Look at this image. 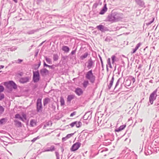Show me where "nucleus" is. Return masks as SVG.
I'll use <instances>...</instances> for the list:
<instances>
[{
  "instance_id": "f257e3e1",
  "label": "nucleus",
  "mask_w": 159,
  "mask_h": 159,
  "mask_svg": "<svg viewBox=\"0 0 159 159\" xmlns=\"http://www.w3.org/2000/svg\"><path fill=\"white\" fill-rule=\"evenodd\" d=\"M85 78L89 81L90 83L92 84L95 82L96 80V77L93 73L92 70L87 72L85 75Z\"/></svg>"
},
{
  "instance_id": "f03ea898",
  "label": "nucleus",
  "mask_w": 159,
  "mask_h": 159,
  "mask_svg": "<svg viewBox=\"0 0 159 159\" xmlns=\"http://www.w3.org/2000/svg\"><path fill=\"white\" fill-rule=\"evenodd\" d=\"M157 89L155 90L153 92H152L150 95L149 97V102L151 104H152L154 101L156 100L157 96Z\"/></svg>"
},
{
  "instance_id": "7ed1b4c3",
  "label": "nucleus",
  "mask_w": 159,
  "mask_h": 159,
  "mask_svg": "<svg viewBox=\"0 0 159 159\" xmlns=\"http://www.w3.org/2000/svg\"><path fill=\"white\" fill-rule=\"evenodd\" d=\"M36 106L37 111L38 112H42V111L43 107L41 98H38L37 100Z\"/></svg>"
},
{
  "instance_id": "20e7f679",
  "label": "nucleus",
  "mask_w": 159,
  "mask_h": 159,
  "mask_svg": "<svg viewBox=\"0 0 159 159\" xmlns=\"http://www.w3.org/2000/svg\"><path fill=\"white\" fill-rule=\"evenodd\" d=\"M40 79L39 70L33 72V80L34 83L38 82Z\"/></svg>"
},
{
  "instance_id": "39448f33",
  "label": "nucleus",
  "mask_w": 159,
  "mask_h": 159,
  "mask_svg": "<svg viewBox=\"0 0 159 159\" xmlns=\"http://www.w3.org/2000/svg\"><path fill=\"white\" fill-rule=\"evenodd\" d=\"M113 45L115 47L119 46L121 47L122 46H124L125 44V41L124 40H119L120 42H118L117 40H114Z\"/></svg>"
},
{
  "instance_id": "423d86ee",
  "label": "nucleus",
  "mask_w": 159,
  "mask_h": 159,
  "mask_svg": "<svg viewBox=\"0 0 159 159\" xmlns=\"http://www.w3.org/2000/svg\"><path fill=\"white\" fill-rule=\"evenodd\" d=\"M92 111H88L85 113L83 117L84 120H90L92 118Z\"/></svg>"
},
{
  "instance_id": "0eeeda50",
  "label": "nucleus",
  "mask_w": 159,
  "mask_h": 159,
  "mask_svg": "<svg viewBox=\"0 0 159 159\" xmlns=\"http://www.w3.org/2000/svg\"><path fill=\"white\" fill-rule=\"evenodd\" d=\"M30 77L29 76L20 78L19 80V82L21 84H24L29 81Z\"/></svg>"
},
{
  "instance_id": "6e6552de",
  "label": "nucleus",
  "mask_w": 159,
  "mask_h": 159,
  "mask_svg": "<svg viewBox=\"0 0 159 159\" xmlns=\"http://www.w3.org/2000/svg\"><path fill=\"white\" fill-rule=\"evenodd\" d=\"M115 22L121 20L122 19V15L120 13L114 12Z\"/></svg>"
},
{
  "instance_id": "1a4fd4ad",
  "label": "nucleus",
  "mask_w": 159,
  "mask_h": 159,
  "mask_svg": "<svg viewBox=\"0 0 159 159\" xmlns=\"http://www.w3.org/2000/svg\"><path fill=\"white\" fill-rule=\"evenodd\" d=\"M81 143L76 142L73 144L71 147L70 150L72 151H74L78 150L81 146Z\"/></svg>"
},
{
  "instance_id": "9d476101",
  "label": "nucleus",
  "mask_w": 159,
  "mask_h": 159,
  "mask_svg": "<svg viewBox=\"0 0 159 159\" xmlns=\"http://www.w3.org/2000/svg\"><path fill=\"white\" fill-rule=\"evenodd\" d=\"M137 4L141 8H145V5L144 2L143 0H135Z\"/></svg>"
},
{
  "instance_id": "9b49d317",
  "label": "nucleus",
  "mask_w": 159,
  "mask_h": 159,
  "mask_svg": "<svg viewBox=\"0 0 159 159\" xmlns=\"http://www.w3.org/2000/svg\"><path fill=\"white\" fill-rule=\"evenodd\" d=\"M107 20L112 23L115 22L114 12H112L108 15L107 17Z\"/></svg>"
},
{
  "instance_id": "f8f14e48",
  "label": "nucleus",
  "mask_w": 159,
  "mask_h": 159,
  "mask_svg": "<svg viewBox=\"0 0 159 159\" xmlns=\"http://www.w3.org/2000/svg\"><path fill=\"white\" fill-rule=\"evenodd\" d=\"M40 71L41 75L43 77L46 76L49 73V71L45 68L42 69Z\"/></svg>"
},
{
  "instance_id": "ddd939ff",
  "label": "nucleus",
  "mask_w": 159,
  "mask_h": 159,
  "mask_svg": "<svg viewBox=\"0 0 159 159\" xmlns=\"http://www.w3.org/2000/svg\"><path fill=\"white\" fill-rule=\"evenodd\" d=\"M10 86H11L14 89H16L17 88V85L13 81H10L7 85V87L9 88Z\"/></svg>"
},
{
  "instance_id": "4468645a",
  "label": "nucleus",
  "mask_w": 159,
  "mask_h": 159,
  "mask_svg": "<svg viewBox=\"0 0 159 159\" xmlns=\"http://www.w3.org/2000/svg\"><path fill=\"white\" fill-rule=\"evenodd\" d=\"M8 24V20L6 19H3L2 22L0 21V29L6 27Z\"/></svg>"
},
{
  "instance_id": "2eb2a0df",
  "label": "nucleus",
  "mask_w": 159,
  "mask_h": 159,
  "mask_svg": "<svg viewBox=\"0 0 159 159\" xmlns=\"http://www.w3.org/2000/svg\"><path fill=\"white\" fill-rule=\"evenodd\" d=\"M94 63V61L92 60V58H90L88 61V64L87 67L89 69L91 68L93 65Z\"/></svg>"
},
{
  "instance_id": "dca6fc26",
  "label": "nucleus",
  "mask_w": 159,
  "mask_h": 159,
  "mask_svg": "<svg viewBox=\"0 0 159 159\" xmlns=\"http://www.w3.org/2000/svg\"><path fill=\"white\" fill-rule=\"evenodd\" d=\"M97 27L98 30L102 32H104L108 30V29L106 27L101 25L97 26Z\"/></svg>"
},
{
  "instance_id": "f3484780",
  "label": "nucleus",
  "mask_w": 159,
  "mask_h": 159,
  "mask_svg": "<svg viewBox=\"0 0 159 159\" xmlns=\"http://www.w3.org/2000/svg\"><path fill=\"white\" fill-rule=\"evenodd\" d=\"M107 4L105 3L102 9L100 11L99 14L103 15L107 11Z\"/></svg>"
},
{
  "instance_id": "a211bd4d",
  "label": "nucleus",
  "mask_w": 159,
  "mask_h": 159,
  "mask_svg": "<svg viewBox=\"0 0 159 159\" xmlns=\"http://www.w3.org/2000/svg\"><path fill=\"white\" fill-rule=\"evenodd\" d=\"M75 92L79 96H80L83 93V91L82 89L79 87L75 89Z\"/></svg>"
},
{
  "instance_id": "6ab92c4d",
  "label": "nucleus",
  "mask_w": 159,
  "mask_h": 159,
  "mask_svg": "<svg viewBox=\"0 0 159 159\" xmlns=\"http://www.w3.org/2000/svg\"><path fill=\"white\" fill-rule=\"evenodd\" d=\"M114 75H113L109 83L107 85L108 89L109 90H110L113 85V84L114 81Z\"/></svg>"
},
{
  "instance_id": "aec40b11",
  "label": "nucleus",
  "mask_w": 159,
  "mask_h": 159,
  "mask_svg": "<svg viewBox=\"0 0 159 159\" xmlns=\"http://www.w3.org/2000/svg\"><path fill=\"white\" fill-rule=\"evenodd\" d=\"M50 100L48 98H46L43 100V105L45 107L48 103L50 102Z\"/></svg>"
},
{
  "instance_id": "412c9836",
  "label": "nucleus",
  "mask_w": 159,
  "mask_h": 159,
  "mask_svg": "<svg viewBox=\"0 0 159 159\" xmlns=\"http://www.w3.org/2000/svg\"><path fill=\"white\" fill-rule=\"evenodd\" d=\"M55 147L53 145H52L49 148H48L46 149H44L43 151V152L53 151L55 150Z\"/></svg>"
},
{
  "instance_id": "4be33fe9",
  "label": "nucleus",
  "mask_w": 159,
  "mask_h": 159,
  "mask_svg": "<svg viewBox=\"0 0 159 159\" xmlns=\"http://www.w3.org/2000/svg\"><path fill=\"white\" fill-rule=\"evenodd\" d=\"M14 121L15 123V125L16 126L18 127H22V123L16 120H14Z\"/></svg>"
},
{
  "instance_id": "5701e85b",
  "label": "nucleus",
  "mask_w": 159,
  "mask_h": 159,
  "mask_svg": "<svg viewBox=\"0 0 159 159\" xmlns=\"http://www.w3.org/2000/svg\"><path fill=\"white\" fill-rule=\"evenodd\" d=\"M126 126V125L125 124L121 125L119 128L115 129V131L116 132H119L124 129Z\"/></svg>"
},
{
  "instance_id": "b1692460",
  "label": "nucleus",
  "mask_w": 159,
  "mask_h": 159,
  "mask_svg": "<svg viewBox=\"0 0 159 159\" xmlns=\"http://www.w3.org/2000/svg\"><path fill=\"white\" fill-rule=\"evenodd\" d=\"M75 95H68L67 98V101L70 102L74 98Z\"/></svg>"
},
{
  "instance_id": "393cba45",
  "label": "nucleus",
  "mask_w": 159,
  "mask_h": 159,
  "mask_svg": "<svg viewBox=\"0 0 159 159\" xmlns=\"http://www.w3.org/2000/svg\"><path fill=\"white\" fill-rule=\"evenodd\" d=\"M131 83V80H130V79H128L126 80L125 82V86H129L130 85Z\"/></svg>"
},
{
  "instance_id": "a878e982",
  "label": "nucleus",
  "mask_w": 159,
  "mask_h": 159,
  "mask_svg": "<svg viewBox=\"0 0 159 159\" xmlns=\"http://www.w3.org/2000/svg\"><path fill=\"white\" fill-rule=\"evenodd\" d=\"M111 59L112 60V63L113 65H114L115 64V61H117V58L115 55H113L111 56Z\"/></svg>"
},
{
  "instance_id": "bb28decb",
  "label": "nucleus",
  "mask_w": 159,
  "mask_h": 159,
  "mask_svg": "<svg viewBox=\"0 0 159 159\" xmlns=\"http://www.w3.org/2000/svg\"><path fill=\"white\" fill-rule=\"evenodd\" d=\"M36 125V123L34 120L32 119L30 121V125L31 127H33Z\"/></svg>"
},
{
  "instance_id": "cd10ccee",
  "label": "nucleus",
  "mask_w": 159,
  "mask_h": 159,
  "mask_svg": "<svg viewBox=\"0 0 159 159\" xmlns=\"http://www.w3.org/2000/svg\"><path fill=\"white\" fill-rule=\"evenodd\" d=\"M7 118H2L0 120V125L5 124L7 121Z\"/></svg>"
},
{
  "instance_id": "c85d7f7f",
  "label": "nucleus",
  "mask_w": 159,
  "mask_h": 159,
  "mask_svg": "<svg viewBox=\"0 0 159 159\" xmlns=\"http://www.w3.org/2000/svg\"><path fill=\"white\" fill-rule=\"evenodd\" d=\"M89 54L88 52H86L84 54L82 55L80 57V58L82 60H83L85 58H86L88 56V55Z\"/></svg>"
},
{
  "instance_id": "c756f323",
  "label": "nucleus",
  "mask_w": 159,
  "mask_h": 159,
  "mask_svg": "<svg viewBox=\"0 0 159 159\" xmlns=\"http://www.w3.org/2000/svg\"><path fill=\"white\" fill-rule=\"evenodd\" d=\"M38 31V29H36L35 30H33L27 32L26 33L28 34H34V33L37 32Z\"/></svg>"
},
{
  "instance_id": "7c9ffc66",
  "label": "nucleus",
  "mask_w": 159,
  "mask_h": 159,
  "mask_svg": "<svg viewBox=\"0 0 159 159\" xmlns=\"http://www.w3.org/2000/svg\"><path fill=\"white\" fill-rule=\"evenodd\" d=\"M61 39H67V40H69V39L72 40V39L71 38L70 36L67 35H63L61 36Z\"/></svg>"
},
{
  "instance_id": "2f4dec72",
  "label": "nucleus",
  "mask_w": 159,
  "mask_h": 159,
  "mask_svg": "<svg viewBox=\"0 0 159 159\" xmlns=\"http://www.w3.org/2000/svg\"><path fill=\"white\" fill-rule=\"evenodd\" d=\"M62 50L66 52H68L69 50V48L66 46H63L62 48Z\"/></svg>"
},
{
  "instance_id": "473e14b6",
  "label": "nucleus",
  "mask_w": 159,
  "mask_h": 159,
  "mask_svg": "<svg viewBox=\"0 0 159 159\" xmlns=\"http://www.w3.org/2000/svg\"><path fill=\"white\" fill-rule=\"evenodd\" d=\"M89 84V82L88 80H84L83 83V87L84 88H86Z\"/></svg>"
},
{
  "instance_id": "72a5a7b5",
  "label": "nucleus",
  "mask_w": 159,
  "mask_h": 159,
  "mask_svg": "<svg viewBox=\"0 0 159 159\" xmlns=\"http://www.w3.org/2000/svg\"><path fill=\"white\" fill-rule=\"evenodd\" d=\"M121 80H122V77H120V78H119L118 80H117V81L116 84H115V87H114V90L116 89V87H117V86L119 85V83Z\"/></svg>"
},
{
  "instance_id": "f704fd0d",
  "label": "nucleus",
  "mask_w": 159,
  "mask_h": 159,
  "mask_svg": "<svg viewBox=\"0 0 159 159\" xmlns=\"http://www.w3.org/2000/svg\"><path fill=\"white\" fill-rule=\"evenodd\" d=\"M60 102L61 106H62L65 105V101L64 99L62 97L60 98Z\"/></svg>"
},
{
  "instance_id": "c9c22d12",
  "label": "nucleus",
  "mask_w": 159,
  "mask_h": 159,
  "mask_svg": "<svg viewBox=\"0 0 159 159\" xmlns=\"http://www.w3.org/2000/svg\"><path fill=\"white\" fill-rule=\"evenodd\" d=\"M45 59L47 61V62L49 64H52V61L51 59L49 58H48L47 57H45Z\"/></svg>"
},
{
  "instance_id": "e433bc0d",
  "label": "nucleus",
  "mask_w": 159,
  "mask_h": 159,
  "mask_svg": "<svg viewBox=\"0 0 159 159\" xmlns=\"http://www.w3.org/2000/svg\"><path fill=\"white\" fill-rule=\"evenodd\" d=\"M59 57L57 54H54L53 55V59L54 61H56L58 59Z\"/></svg>"
},
{
  "instance_id": "4c0bfd02",
  "label": "nucleus",
  "mask_w": 159,
  "mask_h": 159,
  "mask_svg": "<svg viewBox=\"0 0 159 159\" xmlns=\"http://www.w3.org/2000/svg\"><path fill=\"white\" fill-rule=\"evenodd\" d=\"M108 149L107 148H105L102 149V150H100L98 151V152L100 153H103L104 152H107L108 151Z\"/></svg>"
},
{
  "instance_id": "58836bf2",
  "label": "nucleus",
  "mask_w": 159,
  "mask_h": 159,
  "mask_svg": "<svg viewBox=\"0 0 159 159\" xmlns=\"http://www.w3.org/2000/svg\"><path fill=\"white\" fill-rule=\"evenodd\" d=\"M99 5V3L97 2L95 3L92 6V9H95Z\"/></svg>"
},
{
  "instance_id": "ea45409f",
  "label": "nucleus",
  "mask_w": 159,
  "mask_h": 159,
  "mask_svg": "<svg viewBox=\"0 0 159 159\" xmlns=\"http://www.w3.org/2000/svg\"><path fill=\"white\" fill-rule=\"evenodd\" d=\"M154 20H155V18L153 17L152 18V19L151 20L149 21L148 22L146 23L147 25H150L154 21Z\"/></svg>"
},
{
  "instance_id": "a19ab883",
  "label": "nucleus",
  "mask_w": 159,
  "mask_h": 159,
  "mask_svg": "<svg viewBox=\"0 0 159 159\" xmlns=\"http://www.w3.org/2000/svg\"><path fill=\"white\" fill-rule=\"evenodd\" d=\"M4 111V109L1 106H0V114H2Z\"/></svg>"
},
{
  "instance_id": "79ce46f5",
  "label": "nucleus",
  "mask_w": 159,
  "mask_h": 159,
  "mask_svg": "<svg viewBox=\"0 0 159 159\" xmlns=\"http://www.w3.org/2000/svg\"><path fill=\"white\" fill-rule=\"evenodd\" d=\"M82 124V123L80 121H79L78 122H77V124L76 125V126L77 128H79L81 126Z\"/></svg>"
},
{
  "instance_id": "37998d69",
  "label": "nucleus",
  "mask_w": 159,
  "mask_h": 159,
  "mask_svg": "<svg viewBox=\"0 0 159 159\" xmlns=\"http://www.w3.org/2000/svg\"><path fill=\"white\" fill-rule=\"evenodd\" d=\"M129 79H130V80H131V82L132 81L133 83H134L135 81V78L132 76H130L129 77Z\"/></svg>"
},
{
  "instance_id": "c03bdc74",
  "label": "nucleus",
  "mask_w": 159,
  "mask_h": 159,
  "mask_svg": "<svg viewBox=\"0 0 159 159\" xmlns=\"http://www.w3.org/2000/svg\"><path fill=\"white\" fill-rule=\"evenodd\" d=\"M75 133H75H73L68 134L66 136V137L68 139L70 138L72 135H73Z\"/></svg>"
},
{
  "instance_id": "a18cd8bd",
  "label": "nucleus",
  "mask_w": 159,
  "mask_h": 159,
  "mask_svg": "<svg viewBox=\"0 0 159 159\" xmlns=\"http://www.w3.org/2000/svg\"><path fill=\"white\" fill-rule=\"evenodd\" d=\"M142 44V43L141 42H139V43H138L136 47H135V48H136L137 49H139V47Z\"/></svg>"
},
{
  "instance_id": "49530a36",
  "label": "nucleus",
  "mask_w": 159,
  "mask_h": 159,
  "mask_svg": "<svg viewBox=\"0 0 159 159\" xmlns=\"http://www.w3.org/2000/svg\"><path fill=\"white\" fill-rule=\"evenodd\" d=\"M4 87L2 85H0V93L4 91Z\"/></svg>"
},
{
  "instance_id": "de8ad7c7",
  "label": "nucleus",
  "mask_w": 159,
  "mask_h": 159,
  "mask_svg": "<svg viewBox=\"0 0 159 159\" xmlns=\"http://www.w3.org/2000/svg\"><path fill=\"white\" fill-rule=\"evenodd\" d=\"M4 95L3 93H0V101L4 98Z\"/></svg>"
},
{
  "instance_id": "09e8293b",
  "label": "nucleus",
  "mask_w": 159,
  "mask_h": 159,
  "mask_svg": "<svg viewBox=\"0 0 159 159\" xmlns=\"http://www.w3.org/2000/svg\"><path fill=\"white\" fill-rule=\"evenodd\" d=\"M21 117L20 114H17L15 115V118L19 119Z\"/></svg>"
},
{
  "instance_id": "8fccbe9b",
  "label": "nucleus",
  "mask_w": 159,
  "mask_h": 159,
  "mask_svg": "<svg viewBox=\"0 0 159 159\" xmlns=\"http://www.w3.org/2000/svg\"><path fill=\"white\" fill-rule=\"evenodd\" d=\"M137 50L138 49L135 48H134L133 49L132 51L131 52V53L133 54L135 53Z\"/></svg>"
},
{
  "instance_id": "3c124183",
  "label": "nucleus",
  "mask_w": 159,
  "mask_h": 159,
  "mask_svg": "<svg viewBox=\"0 0 159 159\" xmlns=\"http://www.w3.org/2000/svg\"><path fill=\"white\" fill-rule=\"evenodd\" d=\"M17 48L16 46H13L10 49L11 51H13L15 50Z\"/></svg>"
},
{
  "instance_id": "603ef678",
  "label": "nucleus",
  "mask_w": 159,
  "mask_h": 159,
  "mask_svg": "<svg viewBox=\"0 0 159 159\" xmlns=\"http://www.w3.org/2000/svg\"><path fill=\"white\" fill-rule=\"evenodd\" d=\"M43 67H49L50 68V65H49L47 64H46L44 61H43Z\"/></svg>"
},
{
  "instance_id": "864d4df0",
  "label": "nucleus",
  "mask_w": 159,
  "mask_h": 159,
  "mask_svg": "<svg viewBox=\"0 0 159 159\" xmlns=\"http://www.w3.org/2000/svg\"><path fill=\"white\" fill-rule=\"evenodd\" d=\"M56 155V159H60L59 154L58 152H55Z\"/></svg>"
},
{
  "instance_id": "5fc2aeb1",
  "label": "nucleus",
  "mask_w": 159,
  "mask_h": 159,
  "mask_svg": "<svg viewBox=\"0 0 159 159\" xmlns=\"http://www.w3.org/2000/svg\"><path fill=\"white\" fill-rule=\"evenodd\" d=\"M107 65H109V64H111V59H110V58H108L107 59Z\"/></svg>"
},
{
  "instance_id": "6e6d98bb",
  "label": "nucleus",
  "mask_w": 159,
  "mask_h": 159,
  "mask_svg": "<svg viewBox=\"0 0 159 159\" xmlns=\"http://www.w3.org/2000/svg\"><path fill=\"white\" fill-rule=\"evenodd\" d=\"M23 61V60L20 59H18L17 61H16V63H18V64L22 62Z\"/></svg>"
},
{
  "instance_id": "4d7b16f0",
  "label": "nucleus",
  "mask_w": 159,
  "mask_h": 159,
  "mask_svg": "<svg viewBox=\"0 0 159 159\" xmlns=\"http://www.w3.org/2000/svg\"><path fill=\"white\" fill-rule=\"evenodd\" d=\"M43 0H36V3L37 4H39L43 2Z\"/></svg>"
},
{
  "instance_id": "13d9d810",
  "label": "nucleus",
  "mask_w": 159,
  "mask_h": 159,
  "mask_svg": "<svg viewBox=\"0 0 159 159\" xmlns=\"http://www.w3.org/2000/svg\"><path fill=\"white\" fill-rule=\"evenodd\" d=\"M76 111H74L73 112L71 113L70 115V117H72L73 116L75 115L76 114Z\"/></svg>"
},
{
  "instance_id": "bf43d9fd",
  "label": "nucleus",
  "mask_w": 159,
  "mask_h": 159,
  "mask_svg": "<svg viewBox=\"0 0 159 159\" xmlns=\"http://www.w3.org/2000/svg\"><path fill=\"white\" fill-rule=\"evenodd\" d=\"M23 73L22 72H20L17 74L18 75H19L20 76H22L23 75Z\"/></svg>"
},
{
  "instance_id": "052dcab7",
  "label": "nucleus",
  "mask_w": 159,
  "mask_h": 159,
  "mask_svg": "<svg viewBox=\"0 0 159 159\" xmlns=\"http://www.w3.org/2000/svg\"><path fill=\"white\" fill-rule=\"evenodd\" d=\"M55 66L54 65H52L50 66V68L51 69H54L55 68Z\"/></svg>"
},
{
  "instance_id": "680f3d73",
  "label": "nucleus",
  "mask_w": 159,
  "mask_h": 159,
  "mask_svg": "<svg viewBox=\"0 0 159 159\" xmlns=\"http://www.w3.org/2000/svg\"><path fill=\"white\" fill-rule=\"evenodd\" d=\"M75 122H72L70 124V125L71 126V127H72L74 126L75 125Z\"/></svg>"
},
{
  "instance_id": "e2e57ef3",
  "label": "nucleus",
  "mask_w": 159,
  "mask_h": 159,
  "mask_svg": "<svg viewBox=\"0 0 159 159\" xmlns=\"http://www.w3.org/2000/svg\"><path fill=\"white\" fill-rule=\"evenodd\" d=\"M68 138L66 137H63L62 139V140L63 141H66V139H67Z\"/></svg>"
},
{
  "instance_id": "0e129e2a",
  "label": "nucleus",
  "mask_w": 159,
  "mask_h": 159,
  "mask_svg": "<svg viewBox=\"0 0 159 159\" xmlns=\"http://www.w3.org/2000/svg\"><path fill=\"white\" fill-rule=\"evenodd\" d=\"M23 118H24L25 120H26V116L25 114H24L22 115V117Z\"/></svg>"
},
{
  "instance_id": "69168bd1",
  "label": "nucleus",
  "mask_w": 159,
  "mask_h": 159,
  "mask_svg": "<svg viewBox=\"0 0 159 159\" xmlns=\"http://www.w3.org/2000/svg\"><path fill=\"white\" fill-rule=\"evenodd\" d=\"M38 137L34 138L31 141L33 142H34L38 139Z\"/></svg>"
},
{
  "instance_id": "338daca9",
  "label": "nucleus",
  "mask_w": 159,
  "mask_h": 159,
  "mask_svg": "<svg viewBox=\"0 0 159 159\" xmlns=\"http://www.w3.org/2000/svg\"><path fill=\"white\" fill-rule=\"evenodd\" d=\"M76 52V51L75 50H74L72 51L71 52V54H75Z\"/></svg>"
},
{
  "instance_id": "774afa93",
  "label": "nucleus",
  "mask_w": 159,
  "mask_h": 159,
  "mask_svg": "<svg viewBox=\"0 0 159 159\" xmlns=\"http://www.w3.org/2000/svg\"><path fill=\"white\" fill-rule=\"evenodd\" d=\"M123 83L121 84L120 88L118 90H120L122 88Z\"/></svg>"
}]
</instances>
